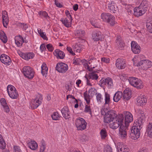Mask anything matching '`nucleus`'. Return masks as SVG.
I'll return each mask as SVG.
<instances>
[{
    "mask_svg": "<svg viewBox=\"0 0 152 152\" xmlns=\"http://www.w3.org/2000/svg\"><path fill=\"white\" fill-rule=\"evenodd\" d=\"M114 121L110 124V127L113 129H116L120 126L119 134L124 138L127 135V127L123 124L124 116L122 114H119L115 119Z\"/></svg>",
    "mask_w": 152,
    "mask_h": 152,
    "instance_id": "obj_1",
    "label": "nucleus"
},
{
    "mask_svg": "<svg viewBox=\"0 0 152 152\" xmlns=\"http://www.w3.org/2000/svg\"><path fill=\"white\" fill-rule=\"evenodd\" d=\"M142 128V126H140L139 125H138L136 123H135L132 128L129 137L132 139H137L140 137V130Z\"/></svg>",
    "mask_w": 152,
    "mask_h": 152,
    "instance_id": "obj_2",
    "label": "nucleus"
},
{
    "mask_svg": "<svg viewBox=\"0 0 152 152\" xmlns=\"http://www.w3.org/2000/svg\"><path fill=\"white\" fill-rule=\"evenodd\" d=\"M101 17L103 21L109 23L112 26H114L115 23V17L109 13H102Z\"/></svg>",
    "mask_w": 152,
    "mask_h": 152,
    "instance_id": "obj_3",
    "label": "nucleus"
},
{
    "mask_svg": "<svg viewBox=\"0 0 152 152\" xmlns=\"http://www.w3.org/2000/svg\"><path fill=\"white\" fill-rule=\"evenodd\" d=\"M130 83L133 86L136 88L138 89H140L143 88L142 82L140 79L134 77H131L129 80Z\"/></svg>",
    "mask_w": 152,
    "mask_h": 152,
    "instance_id": "obj_4",
    "label": "nucleus"
},
{
    "mask_svg": "<svg viewBox=\"0 0 152 152\" xmlns=\"http://www.w3.org/2000/svg\"><path fill=\"white\" fill-rule=\"evenodd\" d=\"M118 116L115 111L111 110L107 115L104 116V122L106 123H110L113 121Z\"/></svg>",
    "mask_w": 152,
    "mask_h": 152,
    "instance_id": "obj_5",
    "label": "nucleus"
},
{
    "mask_svg": "<svg viewBox=\"0 0 152 152\" xmlns=\"http://www.w3.org/2000/svg\"><path fill=\"white\" fill-rule=\"evenodd\" d=\"M23 72L24 75L29 79L32 78L34 72L33 70L29 66H25L23 68Z\"/></svg>",
    "mask_w": 152,
    "mask_h": 152,
    "instance_id": "obj_6",
    "label": "nucleus"
},
{
    "mask_svg": "<svg viewBox=\"0 0 152 152\" xmlns=\"http://www.w3.org/2000/svg\"><path fill=\"white\" fill-rule=\"evenodd\" d=\"M75 125L78 130H82L86 128V123L83 118H79L76 120Z\"/></svg>",
    "mask_w": 152,
    "mask_h": 152,
    "instance_id": "obj_7",
    "label": "nucleus"
},
{
    "mask_svg": "<svg viewBox=\"0 0 152 152\" xmlns=\"http://www.w3.org/2000/svg\"><path fill=\"white\" fill-rule=\"evenodd\" d=\"M152 65L151 61L146 60L140 61L137 64V66H140L144 69H146L150 68Z\"/></svg>",
    "mask_w": 152,
    "mask_h": 152,
    "instance_id": "obj_8",
    "label": "nucleus"
},
{
    "mask_svg": "<svg viewBox=\"0 0 152 152\" xmlns=\"http://www.w3.org/2000/svg\"><path fill=\"white\" fill-rule=\"evenodd\" d=\"M56 69L60 73H65L68 69L67 64L63 63H58L56 66Z\"/></svg>",
    "mask_w": 152,
    "mask_h": 152,
    "instance_id": "obj_9",
    "label": "nucleus"
},
{
    "mask_svg": "<svg viewBox=\"0 0 152 152\" xmlns=\"http://www.w3.org/2000/svg\"><path fill=\"white\" fill-rule=\"evenodd\" d=\"M125 115V124L124 126L127 127V130L128 129L127 127L129 126V123L131 122L133 120V116L132 114L129 112H124Z\"/></svg>",
    "mask_w": 152,
    "mask_h": 152,
    "instance_id": "obj_10",
    "label": "nucleus"
},
{
    "mask_svg": "<svg viewBox=\"0 0 152 152\" xmlns=\"http://www.w3.org/2000/svg\"><path fill=\"white\" fill-rule=\"evenodd\" d=\"M133 10L134 15L137 17L142 15L147 10L143 9V7H140V6L135 8Z\"/></svg>",
    "mask_w": 152,
    "mask_h": 152,
    "instance_id": "obj_11",
    "label": "nucleus"
},
{
    "mask_svg": "<svg viewBox=\"0 0 152 152\" xmlns=\"http://www.w3.org/2000/svg\"><path fill=\"white\" fill-rule=\"evenodd\" d=\"M107 84L110 86H112L113 85V82L112 79L109 77L106 78H102L100 80L99 85L101 86H103L104 85Z\"/></svg>",
    "mask_w": 152,
    "mask_h": 152,
    "instance_id": "obj_12",
    "label": "nucleus"
},
{
    "mask_svg": "<svg viewBox=\"0 0 152 152\" xmlns=\"http://www.w3.org/2000/svg\"><path fill=\"white\" fill-rule=\"evenodd\" d=\"M132 50L135 54H138L140 52V47L135 42L133 41L131 44Z\"/></svg>",
    "mask_w": 152,
    "mask_h": 152,
    "instance_id": "obj_13",
    "label": "nucleus"
},
{
    "mask_svg": "<svg viewBox=\"0 0 152 152\" xmlns=\"http://www.w3.org/2000/svg\"><path fill=\"white\" fill-rule=\"evenodd\" d=\"M116 65L118 69L124 68L126 66L125 60L123 58L117 59L116 61Z\"/></svg>",
    "mask_w": 152,
    "mask_h": 152,
    "instance_id": "obj_14",
    "label": "nucleus"
},
{
    "mask_svg": "<svg viewBox=\"0 0 152 152\" xmlns=\"http://www.w3.org/2000/svg\"><path fill=\"white\" fill-rule=\"evenodd\" d=\"M1 61L6 65H10L11 62L10 58L8 56L5 54H2L0 57Z\"/></svg>",
    "mask_w": 152,
    "mask_h": 152,
    "instance_id": "obj_15",
    "label": "nucleus"
},
{
    "mask_svg": "<svg viewBox=\"0 0 152 152\" xmlns=\"http://www.w3.org/2000/svg\"><path fill=\"white\" fill-rule=\"evenodd\" d=\"M53 54L58 59H63L65 56L64 53L58 49L55 50L53 52Z\"/></svg>",
    "mask_w": 152,
    "mask_h": 152,
    "instance_id": "obj_16",
    "label": "nucleus"
},
{
    "mask_svg": "<svg viewBox=\"0 0 152 152\" xmlns=\"http://www.w3.org/2000/svg\"><path fill=\"white\" fill-rule=\"evenodd\" d=\"M61 111L63 117L65 119H69L70 118L69 110L67 106L64 107L62 109Z\"/></svg>",
    "mask_w": 152,
    "mask_h": 152,
    "instance_id": "obj_17",
    "label": "nucleus"
},
{
    "mask_svg": "<svg viewBox=\"0 0 152 152\" xmlns=\"http://www.w3.org/2000/svg\"><path fill=\"white\" fill-rule=\"evenodd\" d=\"M93 39L95 41H98L99 40H102L103 38V36L102 33L98 31L94 32L92 34Z\"/></svg>",
    "mask_w": 152,
    "mask_h": 152,
    "instance_id": "obj_18",
    "label": "nucleus"
},
{
    "mask_svg": "<svg viewBox=\"0 0 152 152\" xmlns=\"http://www.w3.org/2000/svg\"><path fill=\"white\" fill-rule=\"evenodd\" d=\"M2 22L4 27H6L9 22V18L7 12L6 11H2Z\"/></svg>",
    "mask_w": 152,
    "mask_h": 152,
    "instance_id": "obj_19",
    "label": "nucleus"
},
{
    "mask_svg": "<svg viewBox=\"0 0 152 152\" xmlns=\"http://www.w3.org/2000/svg\"><path fill=\"white\" fill-rule=\"evenodd\" d=\"M15 44L19 47L21 46L24 42L23 38L20 35L15 37Z\"/></svg>",
    "mask_w": 152,
    "mask_h": 152,
    "instance_id": "obj_20",
    "label": "nucleus"
},
{
    "mask_svg": "<svg viewBox=\"0 0 152 152\" xmlns=\"http://www.w3.org/2000/svg\"><path fill=\"white\" fill-rule=\"evenodd\" d=\"M117 148L118 152H129V150L126 146L121 143L118 144Z\"/></svg>",
    "mask_w": 152,
    "mask_h": 152,
    "instance_id": "obj_21",
    "label": "nucleus"
},
{
    "mask_svg": "<svg viewBox=\"0 0 152 152\" xmlns=\"http://www.w3.org/2000/svg\"><path fill=\"white\" fill-rule=\"evenodd\" d=\"M1 104L3 107L4 111L8 113L10 111V108L7 104L5 99L4 98H2L0 100Z\"/></svg>",
    "mask_w": 152,
    "mask_h": 152,
    "instance_id": "obj_22",
    "label": "nucleus"
},
{
    "mask_svg": "<svg viewBox=\"0 0 152 152\" xmlns=\"http://www.w3.org/2000/svg\"><path fill=\"white\" fill-rule=\"evenodd\" d=\"M34 56V53H22L21 57L23 59L26 60L33 58Z\"/></svg>",
    "mask_w": 152,
    "mask_h": 152,
    "instance_id": "obj_23",
    "label": "nucleus"
},
{
    "mask_svg": "<svg viewBox=\"0 0 152 152\" xmlns=\"http://www.w3.org/2000/svg\"><path fill=\"white\" fill-rule=\"evenodd\" d=\"M67 18H65L64 20L62 19L60 20L65 26L67 27H69L71 26L72 19V17H71V18L69 19L70 20V21H69Z\"/></svg>",
    "mask_w": 152,
    "mask_h": 152,
    "instance_id": "obj_24",
    "label": "nucleus"
},
{
    "mask_svg": "<svg viewBox=\"0 0 152 152\" xmlns=\"http://www.w3.org/2000/svg\"><path fill=\"white\" fill-rule=\"evenodd\" d=\"M147 102V99L143 96H139L137 98V104L138 105L141 106L144 105Z\"/></svg>",
    "mask_w": 152,
    "mask_h": 152,
    "instance_id": "obj_25",
    "label": "nucleus"
},
{
    "mask_svg": "<svg viewBox=\"0 0 152 152\" xmlns=\"http://www.w3.org/2000/svg\"><path fill=\"white\" fill-rule=\"evenodd\" d=\"M123 96V99L126 101L129 100L131 98V93L128 90L126 89L124 91Z\"/></svg>",
    "mask_w": 152,
    "mask_h": 152,
    "instance_id": "obj_26",
    "label": "nucleus"
},
{
    "mask_svg": "<svg viewBox=\"0 0 152 152\" xmlns=\"http://www.w3.org/2000/svg\"><path fill=\"white\" fill-rule=\"evenodd\" d=\"M145 119V114L144 113H142V114L140 115V118L138 120V121H136V123L139 125L140 126H142L143 123L144 122Z\"/></svg>",
    "mask_w": 152,
    "mask_h": 152,
    "instance_id": "obj_27",
    "label": "nucleus"
},
{
    "mask_svg": "<svg viewBox=\"0 0 152 152\" xmlns=\"http://www.w3.org/2000/svg\"><path fill=\"white\" fill-rule=\"evenodd\" d=\"M122 96L121 92L118 91L114 95L113 97V100L115 102H118L121 98Z\"/></svg>",
    "mask_w": 152,
    "mask_h": 152,
    "instance_id": "obj_28",
    "label": "nucleus"
},
{
    "mask_svg": "<svg viewBox=\"0 0 152 152\" xmlns=\"http://www.w3.org/2000/svg\"><path fill=\"white\" fill-rule=\"evenodd\" d=\"M42 71L41 73L43 76L46 77L48 72V68L46 64L43 63L41 66Z\"/></svg>",
    "mask_w": 152,
    "mask_h": 152,
    "instance_id": "obj_29",
    "label": "nucleus"
},
{
    "mask_svg": "<svg viewBox=\"0 0 152 152\" xmlns=\"http://www.w3.org/2000/svg\"><path fill=\"white\" fill-rule=\"evenodd\" d=\"M28 145L29 148L32 150H35L38 147L37 142L34 141H31L29 142Z\"/></svg>",
    "mask_w": 152,
    "mask_h": 152,
    "instance_id": "obj_30",
    "label": "nucleus"
},
{
    "mask_svg": "<svg viewBox=\"0 0 152 152\" xmlns=\"http://www.w3.org/2000/svg\"><path fill=\"white\" fill-rule=\"evenodd\" d=\"M91 72L89 73V79L96 80L98 78V76L95 73L98 72L97 71L94 70Z\"/></svg>",
    "mask_w": 152,
    "mask_h": 152,
    "instance_id": "obj_31",
    "label": "nucleus"
},
{
    "mask_svg": "<svg viewBox=\"0 0 152 152\" xmlns=\"http://www.w3.org/2000/svg\"><path fill=\"white\" fill-rule=\"evenodd\" d=\"M8 94L10 97L12 99H16L18 96V93L16 88L15 89L14 91L11 92V93H9Z\"/></svg>",
    "mask_w": 152,
    "mask_h": 152,
    "instance_id": "obj_32",
    "label": "nucleus"
},
{
    "mask_svg": "<svg viewBox=\"0 0 152 152\" xmlns=\"http://www.w3.org/2000/svg\"><path fill=\"white\" fill-rule=\"evenodd\" d=\"M105 102L104 104V106L107 107L109 106L110 102V95L107 93H105Z\"/></svg>",
    "mask_w": 152,
    "mask_h": 152,
    "instance_id": "obj_33",
    "label": "nucleus"
},
{
    "mask_svg": "<svg viewBox=\"0 0 152 152\" xmlns=\"http://www.w3.org/2000/svg\"><path fill=\"white\" fill-rule=\"evenodd\" d=\"M146 132H147L148 135L149 137H152V123H149L147 125Z\"/></svg>",
    "mask_w": 152,
    "mask_h": 152,
    "instance_id": "obj_34",
    "label": "nucleus"
},
{
    "mask_svg": "<svg viewBox=\"0 0 152 152\" xmlns=\"http://www.w3.org/2000/svg\"><path fill=\"white\" fill-rule=\"evenodd\" d=\"M84 46L83 45L76 44L73 47V49L75 50L77 52L80 53L81 50L84 49Z\"/></svg>",
    "mask_w": 152,
    "mask_h": 152,
    "instance_id": "obj_35",
    "label": "nucleus"
},
{
    "mask_svg": "<svg viewBox=\"0 0 152 152\" xmlns=\"http://www.w3.org/2000/svg\"><path fill=\"white\" fill-rule=\"evenodd\" d=\"M41 103V102L39 101V99H34L33 103L32 105L31 106V107L33 109H34L37 107Z\"/></svg>",
    "mask_w": 152,
    "mask_h": 152,
    "instance_id": "obj_36",
    "label": "nucleus"
},
{
    "mask_svg": "<svg viewBox=\"0 0 152 152\" xmlns=\"http://www.w3.org/2000/svg\"><path fill=\"white\" fill-rule=\"evenodd\" d=\"M0 39L4 43H6L7 41V37L3 31L0 32Z\"/></svg>",
    "mask_w": 152,
    "mask_h": 152,
    "instance_id": "obj_37",
    "label": "nucleus"
},
{
    "mask_svg": "<svg viewBox=\"0 0 152 152\" xmlns=\"http://www.w3.org/2000/svg\"><path fill=\"white\" fill-rule=\"evenodd\" d=\"M108 7L109 9L113 11V13H115V12L117 10V7H115V3L112 2L111 3L109 4Z\"/></svg>",
    "mask_w": 152,
    "mask_h": 152,
    "instance_id": "obj_38",
    "label": "nucleus"
},
{
    "mask_svg": "<svg viewBox=\"0 0 152 152\" xmlns=\"http://www.w3.org/2000/svg\"><path fill=\"white\" fill-rule=\"evenodd\" d=\"M84 31H83L77 30L75 33V35L78 38H81L84 36Z\"/></svg>",
    "mask_w": 152,
    "mask_h": 152,
    "instance_id": "obj_39",
    "label": "nucleus"
},
{
    "mask_svg": "<svg viewBox=\"0 0 152 152\" xmlns=\"http://www.w3.org/2000/svg\"><path fill=\"white\" fill-rule=\"evenodd\" d=\"M100 134L101 136V139H105L107 135L106 129H102L101 130Z\"/></svg>",
    "mask_w": 152,
    "mask_h": 152,
    "instance_id": "obj_40",
    "label": "nucleus"
},
{
    "mask_svg": "<svg viewBox=\"0 0 152 152\" xmlns=\"http://www.w3.org/2000/svg\"><path fill=\"white\" fill-rule=\"evenodd\" d=\"M51 117L53 120H57L59 119L61 116L57 112H55L52 115Z\"/></svg>",
    "mask_w": 152,
    "mask_h": 152,
    "instance_id": "obj_41",
    "label": "nucleus"
},
{
    "mask_svg": "<svg viewBox=\"0 0 152 152\" xmlns=\"http://www.w3.org/2000/svg\"><path fill=\"white\" fill-rule=\"evenodd\" d=\"M148 30L151 33H152V20L146 23Z\"/></svg>",
    "mask_w": 152,
    "mask_h": 152,
    "instance_id": "obj_42",
    "label": "nucleus"
},
{
    "mask_svg": "<svg viewBox=\"0 0 152 152\" xmlns=\"http://www.w3.org/2000/svg\"><path fill=\"white\" fill-rule=\"evenodd\" d=\"M87 65V68L88 69L89 71L90 72L93 71V69L95 67L97 66V64L95 62H94L91 64L90 66L91 68H90L89 66L87 64H86Z\"/></svg>",
    "mask_w": 152,
    "mask_h": 152,
    "instance_id": "obj_43",
    "label": "nucleus"
},
{
    "mask_svg": "<svg viewBox=\"0 0 152 152\" xmlns=\"http://www.w3.org/2000/svg\"><path fill=\"white\" fill-rule=\"evenodd\" d=\"M110 110H108V109H107V107H103L102 108L101 110V113L104 116H105L109 112H110Z\"/></svg>",
    "mask_w": 152,
    "mask_h": 152,
    "instance_id": "obj_44",
    "label": "nucleus"
},
{
    "mask_svg": "<svg viewBox=\"0 0 152 152\" xmlns=\"http://www.w3.org/2000/svg\"><path fill=\"white\" fill-rule=\"evenodd\" d=\"M84 94L85 99L86 100L87 103L88 104L90 102L89 95L87 94V91L84 93Z\"/></svg>",
    "mask_w": 152,
    "mask_h": 152,
    "instance_id": "obj_45",
    "label": "nucleus"
},
{
    "mask_svg": "<svg viewBox=\"0 0 152 152\" xmlns=\"http://www.w3.org/2000/svg\"><path fill=\"white\" fill-rule=\"evenodd\" d=\"M147 1H143L139 6L140 7H143V8L147 10Z\"/></svg>",
    "mask_w": 152,
    "mask_h": 152,
    "instance_id": "obj_46",
    "label": "nucleus"
},
{
    "mask_svg": "<svg viewBox=\"0 0 152 152\" xmlns=\"http://www.w3.org/2000/svg\"><path fill=\"white\" fill-rule=\"evenodd\" d=\"M6 143L4 139L0 140V148L2 149H4L6 147Z\"/></svg>",
    "mask_w": 152,
    "mask_h": 152,
    "instance_id": "obj_47",
    "label": "nucleus"
},
{
    "mask_svg": "<svg viewBox=\"0 0 152 152\" xmlns=\"http://www.w3.org/2000/svg\"><path fill=\"white\" fill-rule=\"evenodd\" d=\"M104 152H112L111 148L108 145H106L104 148Z\"/></svg>",
    "mask_w": 152,
    "mask_h": 152,
    "instance_id": "obj_48",
    "label": "nucleus"
},
{
    "mask_svg": "<svg viewBox=\"0 0 152 152\" xmlns=\"http://www.w3.org/2000/svg\"><path fill=\"white\" fill-rule=\"evenodd\" d=\"M84 111L86 113L89 112L90 115H91L92 113L90 106L86 105Z\"/></svg>",
    "mask_w": 152,
    "mask_h": 152,
    "instance_id": "obj_49",
    "label": "nucleus"
},
{
    "mask_svg": "<svg viewBox=\"0 0 152 152\" xmlns=\"http://www.w3.org/2000/svg\"><path fill=\"white\" fill-rule=\"evenodd\" d=\"M40 15L46 18H50V17L48 16V14L45 11H41L40 12Z\"/></svg>",
    "mask_w": 152,
    "mask_h": 152,
    "instance_id": "obj_50",
    "label": "nucleus"
},
{
    "mask_svg": "<svg viewBox=\"0 0 152 152\" xmlns=\"http://www.w3.org/2000/svg\"><path fill=\"white\" fill-rule=\"evenodd\" d=\"M118 44H119L118 45V48L120 50H123L124 49V44L122 41H119V42H117Z\"/></svg>",
    "mask_w": 152,
    "mask_h": 152,
    "instance_id": "obj_51",
    "label": "nucleus"
},
{
    "mask_svg": "<svg viewBox=\"0 0 152 152\" xmlns=\"http://www.w3.org/2000/svg\"><path fill=\"white\" fill-rule=\"evenodd\" d=\"M15 88L13 86L11 85H9L7 87V91L8 93H11V92L13 91H14L15 89Z\"/></svg>",
    "mask_w": 152,
    "mask_h": 152,
    "instance_id": "obj_52",
    "label": "nucleus"
},
{
    "mask_svg": "<svg viewBox=\"0 0 152 152\" xmlns=\"http://www.w3.org/2000/svg\"><path fill=\"white\" fill-rule=\"evenodd\" d=\"M46 48L50 52H52L54 49V48L52 45L50 44H47L46 45Z\"/></svg>",
    "mask_w": 152,
    "mask_h": 152,
    "instance_id": "obj_53",
    "label": "nucleus"
},
{
    "mask_svg": "<svg viewBox=\"0 0 152 152\" xmlns=\"http://www.w3.org/2000/svg\"><path fill=\"white\" fill-rule=\"evenodd\" d=\"M101 61L103 62L108 63H109L110 59L108 58L103 57L101 58Z\"/></svg>",
    "mask_w": 152,
    "mask_h": 152,
    "instance_id": "obj_54",
    "label": "nucleus"
},
{
    "mask_svg": "<svg viewBox=\"0 0 152 152\" xmlns=\"http://www.w3.org/2000/svg\"><path fill=\"white\" fill-rule=\"evenodd\" d=\"M45 149V145L44 143L43 142L41 146L39 152H43Z\"/></svg>",
    "mask_w": 152,
    "mask_h": 152,
    "instance_id": "obj_55",
    "label": "nucleus"
},
{
    "mask_svg": "<svg viewBox=\"0 0 152 152\" xmlns=\"http://www.w3.org/2000/svg\"><path fill=\"white\" fill-rule=\"evenodd\" d=\"M128 6L129 7H129H126V9L127 10V11L128 13H130L131 14V13H132L133 8L131 5H128Z\"/></svg>",
    "mask_w": 152,
    "mask_h": 152,
    "instance_id": "obj_56",
    "label": "nucleus"
},
{
    "mask_svg": "<svg viewBox=\"0 0 152 152\" xmlns=\"http://www.w3.org/2000/svg\"><path fill=\"white\" fill-rule=\"evenodd\" d=\"M96 98L98 102H101V99L102 98V95L100 94H97L96 95Z\"/></svg>",
    "mask_w": 152,
    "mask_h": 152,
    "instance_id": "obj_57",
    "label": "nucleus"
},
{
    "mask_svg": "<svg viewBox=\"0 0 152 152\" xmlns=\"http://www.w3.org/2000/svg\"><path fill=\"white\" fill-rule=\"evenodd\" d=\"M81 139L82 141L83 142L84 141H87L88 140V138L85 135H83L82 136L81 138Z\"/></svg>",
    "mask_w": 152,
    "mask_h": 152,
    "instance_id": "obj_58",
    "label": "nucleus"
},
{
    "mask_svg": "<svg viewBox=\"0 0 152 152\" xmlns=\"http://www.w3.org/2000/svg\"><path fill=\"white\" fill-rule=\"evenodd\" d=\"M55 5L58 7L61 8L63 7L62 5L58 2V0H55Z\"/></svg>",
    "mask_w": 152,
    "mask_h": 152,
    "instance_id": "obj_59",
    "label": "nucleus"
},
{
    "mask_svg": "<svg viewBox=\"0 0 152 152\" xmlns=\"http://www.w3.org/2000/svg\"><path fill=\"white\" fill-rule=\"evenodd\" d=\"M14 149L15 152H21V150L20 149V147L18 146H15L14 147Z\"/></svg>",
    "mask_w": 152,
    "mask_h": 152,
    "instance_id": "obj_60",
    "label": "nucleus"
},
{
    "mask_svg": "<svg viewBox=\"0 0 152 152\" xmlns=\"http://www.w3.org/2000/svg\"><path fill=\"white\" fill-rule=\"evenodd\" d=\"M67 50L72 55H75V54L72 51V50L71 48L67 47L66 48Z\"/></svg>",
    "mask_w": 152,
    "mask_h": 152,
    "instance_id": "obj_61",
    "label": "nucleus"
},
{
    "mask_svg": "<svg viewBox=\"0 0 152 152\" xmlns=\"http://www.w3.org/2000/svg\"><path fill=\"white\" fill-rule=\"evenodd\" d=\"M21 24L22 25L21 26H23V29L24 30H28V26L27 24H24V23H21Z\"/></svg>",
    "mask_w": 152,
    "mask_h": 152,
    "instance_id": "obj_62",
    "label": "nucleus"
},
{
    "mask_svg": "<svg viewBox=\"0 0 152 152\" xmlns=\"http://www.w3.org/2000/svg\"><path fill=\"white\" fill-rule=\"evenodd\" d=\"M95 90V89L94 88H91L90 89L88 90V92L89 93L91 94H94V91Z\"/></svg>",
    "mask_w": 152,
    "mask_h": 152,
    "instance_id": "obj_63",
    "label": "nucleus"
},
{
    "mask_svg": "<svg viewBox=\"0 0 152 152\" xmlns=\"http://www.w3.org/2000/svg\"><path fill=\"white\" fill-rule=\"evenodd\" d=\"M40 35L41 37H42L44 39H48V38L45 36V35L44 34V33L42 31V32L40 34Z\"/></svg>",
    "mask_w": 152,
    "mask_h": 152,
    "instance_id": "obj_64",
    "label": "nucleus"
}]
</instances>
